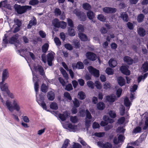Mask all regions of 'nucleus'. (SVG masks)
Listing matches in <instances>:
<instances>
[{
	"label": "nucleus",
	"mask_w": 148,
	"mask_h": 148,
	"mask_svg": "<svg viewBox=\"0 0 148 148\" xmlns=\"http://www.w3.org/2000/svg\"><path fill=\"white\" fill-rule=\"evenodd\" d=\"M29 66L32 71L33 74V79L34 82L36 81L34 84V88L36 93V101L40 105L43 109L47 111L49 110H47L46 104L45 103L43 102L44 100L43 95L42 94H39L38 93V83L37 81H36L37 80V77L35 75L34 72L38 71L40 74L41 75H43L44 74V70L42 67L40 66L37 65H32L29 64Z\"/></svg>",
	"instance_id": "1"
},
{
	"label": "nucleus",
	"mask_w": 148,
	"mask_h": 148,
	"mask_svg": "<svg viewBox=\"0 0 148 148\" xmlns=\"http://www.w3.org/2000/svg\"><path fill=\"white\" fill-rule=\"evenodd\" d=\"M0 99L3 105L6 106L10 112H12L14 110L17 112L20 111L21 106L20 105L19 101L17 99L15 98L12 100V104L8 99H7L5 102L2 97H1Z\"/></svg>",
	"instance_id": "2"
},
{
	"label": "nucleus",
	"mask_w": 148,
	"mask_h": 148,
	"mask_svg": "<svg viewBox=\"0 0 148 148\" xmlns=\"http://www.w3.org/2000/svg\"><path fill=\"white\" fill-rule=\"evenodd\" d=\"M139 125L143 130H148V114L145 112L142 115L141 120Z\"/></svg>",
	"instance_id": "3"
},
{
	"label": "nucleus",
	"mask_w": 148,
	"mask_h": 148,
	"mask_svg": "<svg viewBox=\"0 0 148 148\" xmlns=\"http://www.w3.org/2000/svg\"><path fill=\"white\" fill-rule=\"evenodd\" d=\"M63 127L70 132H75L79 130L80 127L78 125H73L71 123H65L62 124Z\"/></svg>",
	"instance_id": "4"
},
{
	"label": "nucleus",
	"mask_w": 148,
	"mask_h": 148,
	"mask_svg": "<svg viewBox=\"0 0 148 148\" xmlns=\"http://www.w3.org/2000/svg\"><path fill=\"white\" fill-rule=\"evenodd\" d=\"M14 8L17 13L21 14L30 10L32 8V6L28 5L21 6L20 5H15Z\"/></svg>",
	"instance_id": "5"
},
{
	"label": "nucleus",
	"mask_w": 148,
	"mask_h": 148,
	"mask_svg": "<svg viewBox=\"0 0 148 148\" xmlns=\"http://www.w3.org/2000/svg\"><path fill=\"white\" fill-rule=\"evenodd\" d=\"M18 35H15L11 38L9 40V43L11 44H14L17 49H18V47L21 46L20 42L18 40Z\"/></svg>",
	"instance_id": "6"
},
{
	"label": "nucleus",
	"mask_w": 148,
	"mask_h": 148,
	"mask_svg": "<svg viewBox=\"0 0 148 148\" xmlns=\"http://www.w3.org/2000/svg\"><path fill=\"white\" fill-rule=\"evenodd\" d=\"M103 119L104 121H102L100 123L101 125L103 127L107 125L108 123H111L114 122L113 119L109 118L108 116L106 115L103 116Z\"/></svg>",
	"instance_id": "7"
},
{
	"label": "nucleus",
	"mask_w": 148,
	"mask_h": 148,
	"mask_svg": "<svg viewBox=\"0 0 148 148\" xmlns=\"http://www.w3.org/2000/svg\"><path fill=\"white\" fill-rule=\"evenodd\" d=\"M86 118L85 124L86 127H88L90 125L91 121L90 119L92 118V116L90 112L88 110L86 111Z\"/></svg>",
	"instance_id": "8"
},
{
	"label": "nucleus",
	"mask_w": 148,
	"mask_h": 148,
	"mask_svg": "<svg viewBox=\"0 0 148 148\" xmlns=\"http://www.w3.org/2000/svg\"><path fill=\"white\" fill-rule=\"evenodd\" d=\"M88 70L90 73L94 77H98L99 75V71L94 68L92 66H90L88 67Z\"/></svg>",
	"instance_id": "9"
},
{
	"label": "nucleus",
	"mask_w": 148,
	"mask_h": 148,
	"mask_svg": "<svg viewBox=\"0 0 148 148\" xmlns=\"http://www.w3.org/2000/svg\"><path fill=\"white\" fill-rule=\"evenodd\" d=\"M4 82H0V88L2 91L5 92L3 93V95L4 96L5 95V93H6L8 91H9L8 86V84L6 83H4Z\"/></svg>",
	"instance_id": "10"
},
{
	"label": "nucleus",
	"mask_w": 148,
	"mask_h": 148,
	"mask_svg": "<svg viewBox=\"0 0 148 148\" xmlns=\"http://www.w3.org/2000/svg\"><path fill=\"white\" fill-rule=\"evenodd\" d=\"M97 145L100 147L103 148H112V145L108 142L103 143L101 142H98L97 143Z\"/></svg>",
	"instance_id": "11"
},
{
	"label": "nucleus",
	"mask_w": 148,
	"mask_h": 148,
	"mask_svg": "<svg viewBox=\"0 0 148 148\" xmlns=\"http://www.w3.org/2000/svg\"><path fill=\"white\" fill-rule=\"evenodd\" d=\"M54 55L55 53L53 52H51L48 53L47 56L48 63L49 66L52 65V62L54 59Z\"/></svg>",
	"instance_id": "12"
},
{
	"label": "nucleus",
	"mask_w": 148,
	"mask_h": 148,
	"mask_svg": "<svg viewBox=\"0 0 148 148\" xmlns=\"http://www.w3.org/2000/svg\"><path fill=\"white\" fill-rule=\"evenodd\" d=\"M129 67L127 66H123L120 69L121 72L126 75H129L130 73V71L128 69Z\"/></svg>",
	"instance_id": "13"
},
{
	"label": "nucleus",
	"mask_w": 148,
	"mask_h": 148,
	"mask_svg": "<svg viewBox=\"0 0 148 148\" xmlns=\"http://www.w3.org/2000/svg\"><path fill=\"white\" fill-rule=\"evenodd\" d=\"M125 139V137L122 135H120L118 137V140L117 141V137L114 138L113 139V142L115 144H117L118 143L123 142Z\"/></svg>",
	"instance_id": "14"
},
{
	"label": "nucleus",
	"mask_w": 148,
	"mask_h": 148,
	"mask_svg": "<svg viewBox=\"0 0 148 148\" xmlns=\"http://www.w3.org/2000/svg\"><path fill=\"white\" fill-rule=\"evenodd\" d=\"M74 13L77 16H78L79 18H80L81 20L82 21L85 20L86 17L84 14L80 13L77 10H75L74 11Z\"/></svg>",
	"instance_id": "15"
},
{
	"label": "nucleus",
	"mask_w": 148,
	"mask_h": 148,
	"mask_svg": "<svg viewBox=\"0 0 148 148\" xmlns=\"http://www.w3.org/2000/svg\"><path fill=\"white\" fill-rule=\"evenodd\" d=\"M17 49H18V51L21 56H24L26 57L28 56V53L29 51V49H24L19 50V48Z\"/></svg>",
	"instance_id": "16"
},
{
	"label": "nucleus",
	"mask_w": 148,
	"mask_h": 148,
	"mask_svg": "<svg viewBox=\"0 0 148 148\" xmlns=\"http://www.w3.org/2000/svg\"><path fill=\"white\" fill-rule=\"evenodd\" d=\"M116 9L115 8H112L110 7H106L103 8V11L106 13H114L115 12Z\"/></svg>",
	"instance_id": "17"
},
{
	"label": "nucleus",
	"mask_w": 148,
	"mask_h": 148,
	"mask_svg": "<svg viewBox=\"0 0 148 148\" xmlns=\"http://www.w3.org/2000/svg\"><path fill=\"white\" fill-rule=\"evenodd\" d=\"M116 97L114 95H108L106 97V99L107 101L110 103L114 102L116 100Z\"/></svg>",
	"instance_id": "18"
},
{
	"label": "nucleus",
	"mask_w": 148,
	"mask_h": 148,
	"mask_svg": "<svg viewBox=\"0 0 148 148\" xmlns=\"http://www.w3.org/2000/svg\"><path fill=\"white\" fill-rule=\"evenodd\" d=\"M72 67L73 69L76 68L81 69L84 68V66L82 62H79L76 64L74 63L72 65Z\"/></svg>",
	"instance_id": "19"
},
{
	"label": "nucleus",
	"mask_w": 148,
	"mask_h": 148,
	"mask_svg": "<svg viewBox=\"0 0 148 148\" xmlns=\"http://www.w3.org/2000/svg\"><path fill=\"white\" fill-rule=\"evenodd\" d=\"M86 56L89 59L91 60H95L97 58L95 54L90 52L87 53H86Z\"/></svg>",
	"instance_id": "20"
},
{
	"label": "nucleus",
	"mask_w": 148,
	"mask_h": 148,
	"mask_svg": "<svg viewBox=\"0 0 148 148\" xmlns=\"http://www.w3.org/2000/svg\"><path fill=\"white\" fill-rule=\"evenodd\" d=\"M0 7H4L11 10V8L10 5L8 4L7 0H5L4 1H1L0 3Z\"/></svg>",
	"instance_id": "21"
},
{
	"label": "nucleus",
	"mask_w": 148,
	"mask_h": 148,
	"mask_svg": "<svg viewBox=\"0 0 148 148\" xmlns=\"http://www.w3.org/2000/svg\"><path fill=\"white\" fill-rule=\"evenodd\" d=\"M69 113L66 111H65L62 114H59L58 115L59 117L62 121H64L69 116Z\"/></svg>",
	"instance_id": "22"
},
{
	"label": "nucleus",
	"mask_w": 148,
	"mask_h": 148,
	"mask_svg": "<svg viewBox=\"0 0 148 148\" xmlns=\"http://www.w3.org/2000/svg\"><path fill=\"white\" fill-rule=\"evenodd\" d=\"M8 73L7 70L6 69H4L3 71L2 81L4 82L8 77Z\"/></svg>",
	"instance_id": "23"
},
{
	"label": "nucleus",
	"mask_w": 148,
	"mask_h": 148,
	"mask_svg": "<svg viewBox=\"0 0 148 148\" xmlns=\"http://www.w3.org/2000/svg\"><path fill=\"white\" fill-rule=\"evenodd\" d=\"M117 82L121 86L124 85L125 83V80L124 78L121 77H119L117 78Z\"/></svg>",
	"instance_id": "24"
},
{
	"label": "nucleus",
	"mask_w": 148,
	"mask_h": 148,
	"mask_svg": "<svg viewBox=\"0 0 148 148\" xmlns=\"http://www.w3.org/2000/svg\"><path fill=\"white\" fill-rule=\"evenodd\" d=\"M36 24V19L34 17L29 21V23L27 26V27L28 28H31L32 26L35 25Z\"/></svg>",
	"instance_id": "25"
},
{
	"label": "nucleus",
	"mask_w": 148,
	"mask_h": 148,
	"mask_svg": "<svg viewBox=\"0 0 148 148\" xmlns=\"http://www.w3.org/2000/svg\"><path fill=\"white\" fill-rule=\"evenodd\" d=\"M109 66L111 67H115L117 65V62L116 60L111 59L108 61Z\"/></svg>",
	"instance_id": "26"
},
{
	"label": "nucleus",
	"mask_w": 148,
	"mask_h": 148,
	"mask_svg": "<svg viewBox=\"0 0 148 148\" xmlns=\"http://www.w3.org/2000/svg\"><path fill=\"white\" fill-rule=\"evenodd\" d=\"M67 34L70 36H74L75 34V32L72 28L69 27L68 28Z\"/></svg>",
	"instance_id": "27"
},
{
	"label": "nucleus",
	"mask_w": 148,
	"mask_h": 148,
	"mask_svg": "<svg viewBox=\"0 0 148 148\" xmlns=\"http://www.w3.org/2000/svg\"><path fill=\"white\" fill-rule=\"evenodd\" d=\"M97 108L98 109L102 110L105 108V105L103 102H99L97 104Z\"/></svg>",
	"instance_id": "28"
},
{
	"label": "nucleus",
	"mask_w": 148,
	"mask_h": 148,
	"mask_svg": "<svg viewBox=\"0 0 148 148\" xmlns=\"http://www.w3.org/2000/svg\"><path fill=\"white\" fill-rule=\"evenodd\" d=\"M124 62L129 64H132L133 63V60L129 57L126 56L124 58Z\"/></svg>",
	"instance_id": "29"
},
{
	"label": "nucleus",
	"mask_w": 148,
	"mask_h": 148,
	"mask_svg": "<svg viewBox=\"0 0 148 148\" xmlns=\"http://www.w3.org/2000/svg\"><path fill=\"white\" fill-rule=\"evenodd\" d=\"M78 36L81 40L82 41H86L88 40L87 36L84 34L81 33H79Z\"/></svg>",
	"instance_id": "30"
},
{
	"label": "nucleus",
	"mask_w": 148,
	"mask_h": 148,
	"mask_svg": "<svg viewBox=\"0 0 148 148\" xmlns=\"http://www.w3.org/2000/svg\"><path fill=\"white\" fill-rule=\"evenodd\" d=\"M138 32L139 35L141 36H143L146 35L145 30L142 27L138 28Z\"/></svg>",
	"instance_id": "31"
},
{
	"label": "nucleus",
	"mask_w": 148,
	"mask_h": 148,
	"mask_svg": "<svg viewBox=\"0 0 148 148\" xmlns=\"http://www.w3.org/2000/svg\"><path fill=\"white\" fill-rule=\"evenodd\" d=\"M120 17L124 21L127 22L128 20V15L125 12H124L121 13Z\"/></svg>",
	"instance_id": "32"
},
{
	"label": "nucleus",
	"mask_w": 148,
	"mask_h": 148,
	"mask_svg": "<svg viewBox=\"0 0 148 148\" xmlns=\"http://www.w3.org/2000/svg\"><path fill=\"white\" fill-rule=\"evenodd\" d=\"M124 104L125 106L127 107V109L128 110L130 106L131 105V103L130 101L128 98L126 97L124 99Z\"/></svg>",
	"instance_id": "33"
},
{
	"label": "nucleus",
	"mask_w": 148,
	"mask_h": 148,
	"mask_svg": "<svg viewBox=\"0 0 148 148\" xmlns=\"http://www.w3.org/2000/svg\"><path fill=\"white\" fill-rule=\"evenodd\" d=\"M47 97L49 100H53L55 98V95L54 92L52 91L49 92L48 93Z\"/></svg>",
	"instance_id": "34"
},
{
	"label": "nucleus",
	"mask_w": 148,
	"mask_h": 148,
	"mask_svg": "<svg viewBox=\"0 0 148 148\" xmlns=\"http://www.w3.org/2000/svg\"><path fill=\"white\" fill-rule=\"evenodd\" d=\"M60 22L57 18L54 19L52 21L53 25L55 27H59Z\"/></svg>",
	"instance_id": "35"
},
{
	"label": "nucleus",
	"mask_w": 148,
	"mask_h": 148,
	"mask_svg": "<svg viewBox=\"0 0 148 148\" xmlns=\"http://www.w3.org/2000/svg\"><path fill=\"white\" fill-rule=\"evenodd\" d=\"M108 114L110 116L111 118H114L116 116V113L113 110H108Z\"/></svg>",
	"instance_id": "36"
},
{
	"label": "nucleus",
	"mask_w": 148,
	"mask_h": 148,
	"mask_svg": "<svg viewBox=\"0 0 148 148\" xmlns=\"http://www.w3.org/2000/svg\"><path fill=\"white\" fill-rule=\"evenodd\" d=\"M86 95L82 91L79 92L78 94V97L81 100H83L85 98Z\"/></svg>",
	"instance_id": "37"
},
{
	"label": "nucleus",
	"mask_w": 148,
	"mask_h": 148,
	"mask_svg": "<svg viewBox=\"0 0 148 148\" xmlns=\"http://www.w3.org/2000/svg\"><path fill=\"white\" fill-rule=\"evenodd\" d=\"M141 70L143 72H145L148 71V63L145 62L143 65Z\"/></svg>",
	"instance_id": "38"
},
{
	"label": "nucleus",
	"mask_w": 148,
	"mask_h": 148,
	"mask_svg": "<svg viewBox=\"0 0 148 148\" xmlns=\"http://www.w3.org/2000/svg\"><path fill=\"white\" fill-rule=\"evenodd\" d=\"M49 47V45L48 43L45 44L42 47V50L43 53L46 52Z\"/></svg>",
	"instance_id": "39"
},
{
	"label": "nucleus",
	"mask_w": 148,
	"mask_h": 148,
	"mask_svg": "<svg viewBox=\"0 0 148 148\" xmlns=\"http://www.w3.org/2000/svg\"><path fill=\"white\" fill-rule=\"evenodd\" d=\"M148 75V73H146L143 75H140L139 76L138 78V82L139 83L142 80H144L146 78Z\"/></svg>",
	"instance_id": "40"
},
{
	"label": "nucleus",
	"mask_w": 148,
	"mask_h": 148,
	"mask_svg": "<svg viewBox=\"0 0 148 148\" xmlns=\"http://www.w3.org/2000/svg\"><path fill=\"white\" fill-rule=\"evenodd\" d=\"M88 17L90 20H92L94 17L93 12L91 11L88 12L87 14Z\"/></svg>",
	"instance_id": "41"
},
{
	"label": "nucleus",
	"mask_w": 148,
	"mask_h": 148,
	"mask_svg": "<svg viewBox=\"0 0 148 148\" xmlns=\"http://www.w3.org/2000/svg\"><path fill=\"white\" fill-rule=\"evenodd\" d=\"M74 106L76 108L78 107L80 104L79 101L76 98H74L73 100Z\"/></svg>",
	"instance_id": "42"
},
{
	"label": "nucleus",
	"mask_w": 148,
	"mask_h": 148,
	"mask_svg": "<svg viewBox=\"0 0 148 148\" xmlns=\"http://www.w3.org/2000/svg\"><path fill=\"white\" fill-rule=\"evenodd\" d=\"M51 108L53 110H57L58 108L57 104L55 102H52L50 105Z\"/></svg>",
	"instance_id": "43"
},
{
	"label": "nucleus",
	"mask_w": 148,
	"mask_h": 148,
	"mask_svg": "<svg viewBox=\"0 0 148 148\" xmlns=\"http://www.w3.org/2000/svg\"><path fill=\"white\" fill-rule=\"evenodd\" d=\"M105 71L108 75H112L114 72V71L112 69L109 67L106 69Z\"/></svg>",
	"instance_id": "44"
},
{
	"label": "nucleus",
	"mask_w": 148,
	"mask_h": 148,
	"mask_svg": "<svg viewBox=\"0 0 148 148\" xmlns=\"http://www.w3.org/2000/svg\"><path fill=\"white\" fill-rule=\"evenodd\" d=\"M83 7L85 10H88L91 8V6L87 3H85L83 4Z\"/></svg>",
	"instance_id": "45"
},
{
	"label": "nucleus",
	"mask_w": 148,
	"mask_h": 148,
	"mask_svg": "<svg viewBox=\"0 0 148 148\" xmlns=\"http://www.w3.org/2000/svg\"><path fill=\"white\" fill-rule=\"evenodd\" d=\"M97 18L99 20L102 22L105 21L106 20V18L102 14L98 15Z\"/></svg>",
	"instance_id": "46"
},
{
	"label": "nucleus",
	"mask_w": 148,
	"mask_h": 148,
	"mask_svg": "<svg viewBox=\"0 0 148 148\" xmlns=\"http://www.w3.org/2000/svg\"><path fill=\"white\" fill-rule=\"evenodd\" d=\"M95 86L98 89H101L102 88V85L101 83L99 81H96L95 82Z\"/></svg>",
	"instance_id": "47"
},
{
	"label": "nucleus",
	"mask_w": 148,
	"mask_h": 148,
	"mask_svg": "<svg viewBox=\"0 0 148 148\" xmlns=\"http://www.w3.org/2000/svg\"><path fill=\"white\" fill-rule=\"evenodd\" d=\"M67 26L66 23L64 21H62L60 22L59 27L63 29H65Z\"/></svg>",
	"instance_id": "48"
},
{
	"label": "nucleus",
	"mask_w": 148,
	"mask_h": 148,
	"mask_svg": "<svg viewBox=\"0 0 148 148\" xmlns=\"http://www.w3.org/2000/svg\"><path fill=\"white\" fill-rule=\"evenodd\" d=\"M103 88L107 90L110 88L111 85L108 82H106L104 83L103 85Z\"/></svg>",
	"instance_id": "49"
},
{
	"label": "nucleus",
	"mask_w": 148,
	"mask_h": 148,
	"mask_svg": "<svg viewBox=\"0 0 148 148\" xmlns=\"http://www.w3.org/2000/svg\"><path fill=\"white\" fill-rule=\"evenodd\" d=\"M67 21L68 25L70 27L73 28L74 27V25L73 22L71 19L68 18L67 19Z\"/></svg>",
	"instance_id": "50"
},
{
	"label": "nucleus",
	"mask_w": 148,
	"mask_h": 148,
	"mask_svg": "<svg viewBox=\"0 0 148 148\" xmlns=\"http://www.w3.org/2000/svg\"><path fill=\"white\" fill-rule=\"evenodd\" d=\"M64 97L69 100H71V97L70 94L68 92H65L64 94Z\"/></svg>",
	"instance_id": "51"
},
{
	"label": "nucleus",
	"mask_w": 148,
	"mask_h": 148,
	"mask_svg": "<svg viewBox=\"0 0 148 148\" xmlns=\"http://www.w3.org/2000/svg\"><path fill=\"white\" fill-rule=\"evenodd\" d=\"M8 43V42L5 35L3 38V42L2 43V45L3 47H5L6 46V44Z\"/></svg>",
	"instance_id": "52"
},
{
	"label": "nucleus",
	"mask_w": 148,
	"mask_h": 148,
	"mask_svg": "<svg viewBox=\"0 0 148 148\" xmlns=\"http://www.w3.org/2000/svg\"><path fill=\"white\" fill-rule=\"evenodd\" d=\"M54 13L56 16H60L61 14V11L59 9L56 8L55 9Z\"/></svg>",
	"instance_id": "53"
},
{
	"label": "nucleus",
	"mask_w": 148,
	"mask_h": 148,
	"mask_svg": "<svg viewBox=\"0 0 148 148\" xmlns=\"http://www.w3.org/2000/svg\"><path fill=\"white\" fill-rule=\"evenodd\" d=\"M144 18V15L142 14H140L137 17V20L138 22H142Z\"/></svg>",
	"instance_id": "54"
},
{
	"label": "nucleus",
	"mask_w": 148,
	"mask_h": 148,
	"mask_svg": "<svg viewBox=\"0 0 148 148\" xmlns=\"http://www.w3.org/2000/svg\"><path fill=\"white\" fill-rule=\"evenodd\" d=\"M141 127L138 126L133 131V133L136 134L138 133H140L141 132Z\"/></svg>",
	"instance_id": "55"
},
{
	"label": "nucleus",
	"mask_w": 148,
	"mask_h": 148,
	"mask_svg": "<svg viewBox=\"0 0 148 148\" xmlns=\"http://www.w3.org/2000/svg\"><path fill=\"white\" fill-rule=\"evenodd\" d=\"M71 121L73 123H76L78 121V119L76 116H71L70 118Z\"/></svg>",
	"instance_id": "56"
},
{
	"label": "nucleus",
	"mask_w": 148,
	"mask_h": 148,
	"mask_svg": "<svg viewBox=\"0 0 148 148\" xmlns=\"http://www.w3.org/2000/svg\"><path fill=\"white\" fill-rule=\"evenodd\" d=\"M105 134V132H96L94 134V135L95 136L99 137H101L103 136Z\"/></svg>",
	"instance_id": "57"
},
{
	"label": "nucleus",
	"mask_w": 148,
	"mask_h": 148,
	"mask_svg": "<svg viewBox=\"0 0 148 148\" xmlns=\"http://www.w3.org/2000/svg\"><path fill=\"white\" fill-rule=\"evenodd\" d=\"M41 90L42 92H46L47 90V86L44 84H42L41 87Z\"/></svg>",
	"instance_id": "58"
},
{
	"label": "nucleus",
	"mask_w": 148,
	"mask_h": 148,
	"mask_svg": "<svg viewBox=\"0 0 148 148\" xmlns=\"http://www.w3.org/2000/svg\"><path fill=\"white\" fill-rule=\"evenodd\" d=\"M13 29V32L16 33L19 31L20 29V27L16 25H14Z\"/></svg>",
	"instance_id": "59"
},
{
	"label": "nucleus",
	"mask_w": 148,
	"mask_h": 148,
	"mask_svg": "<svg viewBox=\"0 0 148 148\" xmlns=\"http://www.w3.org/2000/svg\"><path fill=\"white\" fill-rule=\"evenodd\" d=\"M138 86L134 84L133 86L131 87L130 91L131 92H135L137 89Z\"/></svg>",
	"instance_id": "60"
},
{
	"label": "nucleus",
	"mask_w": 148,
	"mask_h": 148,
	"mask_svg": "<svg viewBox=\"0 0 148 148\" xmlns=\"http://www.w3.org/2000/svg\"><path fill=\"white\" fill-rule=\"evenodd\" d=\"M14 25H16L21 27V21L19 20L15 19L14 20Z\"/></svg>",
	"instance_id": "61"
},
{
	"label": "nucleus",
	"mask_w": 148,
	"mask_h": 148,
	"mask_svg": "<svg viewBox=\"0 0 148 148\" xmlns=\"http://www.w3.org/2000/svg\"><path fill=\"white\" fill-rule=\"evenodd\" d=\"M120 112L121 115H122L124 114L125 108L123 105H121L120 108Z\"/></svg>",
	"instance_id": "62"
},
{
	"label": "nucleus",
	"mask_w": 148,
	"mask_h": 148,
	"mask_svg": "<svg viewBox=\"0 0 148 148\" xmlns=\"http://www.w3.org/2000/svg\"><path fill=\"white\" fill-rule=\"evenodd\" d=\"M55 43L57 46H59L61 45V43L59 39L58 38H55L54 39Z\"/></svg>",
	"instance_id": "63"
},
{
	"label": "nucleus",
	"mask_w": 148,
	"mask_h": 148,
	"mask_svg": "<svg viewBox=\"0 0 148 148\" xmlns=\"http://www.w3.org/2000/svg\"><path fill=\"white\" fill-rule=\"evenodd\" d=\"M87 85L88 86L91 88H94V85L93 82L91 81H88L87 82Z\"/></svg>",
	"instance_id": "64"
}]
</instances>
